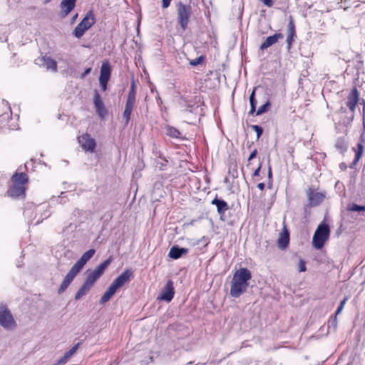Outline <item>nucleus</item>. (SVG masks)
<instances>
[{
    "label": "nucleus",
    "instance_id": "obj_1",
    "mask_svg": "<svg viewBox=\"0 0 365 365\" xmlns=\"http://www.w3.org/2000/svg\"><path fill=\"white\" fill-rule=\"evenodd\" d=\"M95 252L96 250L94 249L88 250L84 252L82 256L77 260V262L72 266L58 289V294H63L67 289L77 274L82 270L86 263L93 257V256L95 255Z\"/></svg>",
    "mask_w": 365,
    "mask_h": 365
},
{
    "label": "nucleus",
    "instance_id": "obj_2",
    "mask_svg": "<svg viewBox=\"0 0 365 365\" xmlns=\"http://www.w3.org/2000/svg\"><path fill=\"white\" fill-rule=\"evenodd\" d=\"M252 273L247 268H240L233 274L231 282L230 294L234 298L240 297L248 287Z\"/></svg>",
    "mask_w": 365,
    "mask_h": 365
},
{
    "label": "nucleus",
    "instance_id": "obj_3",
    "mask_svg": "<svg viewBox=\"0 0 365 365\" xmlns=\"http://www.w3.org/2000/svg\"><path fill=\"white\" fill-rule=\"evenodd\" d=\"M330 228L328 224L322 222L317 227L312 237V245L317 250H321L329 239Z\"/></svg>",
    "mask_w": 365,
    "mask_h": 365
},
{
    "label": "nucleus",
    "instance_id": "obj_4",
    "mask_svg": "<svg viewBox=\"0 0 365 365\" xmlns=\"http://www.w3.org/2000/svg\"><path fill=\"white\" fill-rule=\"evenodd\" d=\"M192 15V7L190 5L179 2L177 5L178 23L182 31H185L188 26L190 18Z\"/></svg>",
    "mask_w": 365,
    "mask_h": 365
},
{
    "label": "nucleus",
    "instance_id": "obj_5",
    "mask_svg": "<svg viewBox=\"0 0 365 365\" xmlns=\"http://www.w3.org/2000/svg\"><path fill=\"white\" fill-rule=\"evenodd\" d=\"M96 22L94 15L92 11L86 13L82 21L77 25L73 31V35L78 38H81L84 33L89 29Z\"/></svg>",
    "mask_w": 365,
    "mask_h": 365
},
{
    "label": "nucleus",
    "instance_id": "obj_6",
    "mask_svg": "<svg viewBox=\"0 0 365 365\" xmlns=\"http://www.w3.org/2000/svg\"><path fill=\"white\" fill-rule=\"evenodd\" d=\"M178 104L184 110L195 112L200 105V98L197 96L183 95L178 99Z\"/></svg>",
    "mask_w": 365,
    "mask_h": 365
},
{
    "label": "nucleus",
    "instance_id": "obj_7",
    "mask_svg": "<svg viewBox=\"0 0 365 365\" xmlns=\"http://www.w3.org/2000/svg\"><path fill=\"white\" fill-rule=\"evenodd\" d=\"M0 325L7 330H12L16 327V323L6 305L0 306Z\"/></svg>",
    "mask_w": 365,
    "mask_h": 365
},
{
    "label": "nucleus",
    "instance_id": "obj_8",
    "mask_svg": "<svg viewBox=\"0 0 365 365\" xmlns=\"http://www.w3.org/2000/svg\"><path fill=\"white\" fill-rule=\"evenodd\" d=\"M307 195L308 197V204L304 206L305 211L308 207H316L320 205L325 197L323 193L315 192L310 187L307 190Z\"/></svg>",
    "mask_w": 365,
    "mask_h": 365
},
{
    "label": "nucleus",
    "instance_id": "obj_9",
    "mask_svg": "<svg viewBox=\"0 0 365 365\" xmlns=\"http://www.w3.org/2000/svg\"><path fill=\"white\" fill-rule=\"evenodd\" d=\"M78 143L86 152L93 153L96 148V141L90 134L84 133L78 137Z\"/></svg>",
    "mask_w": 365,
    "mask_h": 365
},
{
    "label": "nucleus",
    "instance_id": "obj_10",
    "mask_svg": "<svg viewBox=\"0 0 365 365\" xmlns=\"http://www.w3.org/2000/svg\"><path fill=\"white\" fill-rule=\"evenodd\" d=\"M135 93H128L125 110L123 113V118L124 120V125L126 126L130 120V115L135 103Z\"/></svg>",
    "mask_w": 365,
    "mask_h": 365
},
{
    "label": "nucleus",
    "instance_id": "obj_11",
    "mask_svg": "<svg viewBox=\"0 0 365 365\" xmlns=\"http://www.w3.org/2000/svg\"><path fill=\"white\" fill-rule=\"evenodd\" d=\"M175 295V289L173 282L171 279L167 281L165 285L161 290V292L158 297V300L170 302L172 301Z\"/></svg>",
    "mask_w": 365,
    "mask_h": 365
},
{
    "label": "nucleus",
    "instance_id": "obj_12",
    "mask_svg": "<svg viewBox=\"0 0 365 365\" xmlns=\"http://www.w3.org/2000/svg\"><path fill=\"white\" fill-rule=\"evenodd\" d=\"M110 66L108 61H105L102 63L101 67V73L99 77V83L103 91H106L107 88V83L110 76Z\"/></svg>",
    "mask_w": 365,
    "mask_h": 365
},
{
    "label": "nucleus",
    "instance_id": "obj_13",
    "mask_svg": "<svg viewBox=\"0 0 365 365\" xmlns=\"http://www.w3.org/2000/svg\"><path fill=\"white\" fill-rule=\"evenodd\" d=\"M133 272L130 269H125L118 277H116L111 285L117 290L128 283L133 277Z\"/></svg>",
    "mask_w": 365,
    "mask_h": 365
},
{
    "label": "nucleus",
    "instance_id": "obj_14",
    "mask_svg": "<svg viewBox=\"0 0 365 365\" xmlns=\"http://www.w3.org/2000/svg\"><path fill=\"white\" fill-rule=\"evenodd\" d=\"M93 104L96 108V114L101 118L104 119L108 115V110L106 108L104 103L99 94V93H95L93 97Z\"/></svg>",
    "mask_w": 365,
    "mask_h": 365
},
{
    "label": "nucleus",
    "instance_id": "obj_15",
    "mask_svg": "<svg viewBox=\"0 0 365 365\" xmlns=\"http://www.w3.org/2000/svg\"><path fill=\"white\" fill-rule=\"evenodd\" d=\"M211 204L215 205L217 207V211L220 215V220L222 221H225V214L227 210L229 209V205L225 200L222 198H219L216 196L211 202Z\"/></svg>",
    "mask_w": 365,
    "mask_h": 365
},
{
    "label": "nucleus",
    "instance_id": "obj_16",
    "mask_svg": "<svg viewBox=\"0 0 365 365\" xmlns=\"http://www.w3.org/2000/svg\"><path fill=\"white\" fill-rule=\"evenodd\" d=\"M8 195L12 198H24L26 196V187L21 185L13 184L8 190Z\"/></svg>",
    "mask_w": 365,
    "mask_h": 365
},
{
    "label": "nucleus",
    "instance_id": "obj_17",
    "mask_svg": "<svg viewBox=\"0 0 365 365\" xmlns=\"http://www.w3.org/2000/svg\"><path fill=\"white\" fill-rule=\"evenodd\" d=\"M76 0H63L60 4L61 16L65 18L75 8Z\"/></svg>",
    "mask_w": 365,
    "mask_h": 365
},
{
    "label": "nucleus",
    "instance_id": "obj_18",
    "mask_svg": "<svg viewBox=\"0 0 365 365\" xmlns=\"http://www.w3.org/2000/svg\"><path fill=\"white\" fill-rule=\"evenodd\" d=\"M188 249L179 247L178 245H173L168 253V257L173 259H178L183 255L188 253Z\"/></svg>",
    "mask_w": 365,
    "mask_h": 365
},
{
    "label": "nucleus",
    "instance_id": "obj_19",
    "mask_svg": "<svg viewBox=\"0 0 365 365\" xmlns=\"http://www.w3.org/2000/svg\"><path fill=\"white\" fill-rule=\"evenodd\" d=\"M283 38L284 36L281 33H277L273 36H268L266 40L261 44L259 48L261 50L267 49L268 47L277 43L279 39H282Z\"/></svg>",
    "mask_w": 365,
    "mask_h": 365
},
{
    "label": "nucleus",
    "instance_id": "obj_20",
    "mask_svg": "<svg viewBox=\"0 0 365 365\" xmlns=\"http://www.w3.org/2000/svg\"><path fill=\"white\" fill-rule=\"evenodd\" d=\"M289 243V233L287 228H284L279 235V237L277 240V245L281 250H284L288 247Z\"/></svg>",
    "mask_w": 365,
    "mask_h": 365
},
{
    "label": "nucleus",
    "instance_id": "obj_21",
    "mask_svg": "<svg viewBox=\"0 0 365 365\" xmlns=\"http://www.w3.org/2000/svg\"><path fill=\"white\" fill-rule=\"evenodd\" d=\"M41 65L45 67L47 70H51L53 72L57 71V63L53 58L48 56H43L39 58Z\"/></svg>",
    "mask_w": 365,
    "mask_h": 365
},
{
    "label": "nucleus",
    "instance_id": "obj_22",
    "mask_svg": "<svg viewBox=\"0 0 365 365\" xmlns=\"http://www.w3.org/2000/svg\"><path fill=\"white\" fill-rule=\"evenodd\" d=\"M11 180L13 181V184L25 186V184L28 182L29 178L25 173H15L13 175Z\"/></svg>",
    "mask_w": 365,
    "mask_h": 365
},
{
    "label": "nucleus",
    "instance_id": "obj_23",
    "mask_svg": "<svg viewBox=\"0 0 365 365\" xmlns=\"http://www.w3.org/2000/svg\"><path fill=\"white\" fill-rule=\"evenodd\" d=\"M113 261V257L110 256L108 259L98 264L93 271L97 274L100 277L103 274L106 269L110 264Z\"/></svg>",
    "mask_w": 365,
    "mask_h": 365
},
{
    "label": "nucleus",
    "instance_id": "obj_24",
    "mask_svg": "<svg viewBox=\"0 0 365 365\" xmlns=\"http://www.w3.org/2000/svg\"><path fill=\"white\" fill-rule=\"evenodd\" d=\"M359 101V93H351L348 97L346 106L349 108L354 112L356 105Z\"/></svg>",
    "mask_w": 365,
    "mask_h": 365
},
{
    "label": "nucleus",
    "instance_id": "obj_25",
    "mask_svg": "<svg viewBox=\"0 0 365 365\" xmlns=\"http://www.w3.org/2000/svg\"><path fill=\"white\" fill-rule=\"evenodd\" d=\"M295 26L292 20L290 21L288 25V36L287 38V49L289 50L292 46V43L295 36Z\"/></svg>",
    "mask_w": 365,
    "mask_h": 365
},
{
    "label": "nucleus",
    "instance_id": "obj_26",
    "mask_svg": "<svg viewBox=\"0 0 365 365\" xmlns=\"http://www.w3.org/2000/svg\"><path fill=\"white\" fill-rule=\"evenodd\" d=\"M117 292V289L114 288L111 284L108 287L107 290L105 292L103 295L100 299V304H104L107 302H108L110 298L115 294V293Z\"/></svg>",
    "mask_w": 365,
    "mask_h": 365
},
{
    "label": "nucleus",
    "instance_id": "obj_27",
    "mask_svg": "<svg viewBox=\"0 0 365 365\" xmlns=\"http://www.w3.org/2000/svg\"><path fill=\"white\" fill-rule=\"evenodd\" d=\"M334 148L341 154L344 155L347 150L348 145L344 138H338L335 141Z\"/></svg>",
    "mask_w": 365,
    "mask_h": 365
},
{
    "label": "nucleus",
    "instance_id": "obj_28",
    "mask_svg": "<svg viewBox=\"0 0 365 365\" xmlns=\"http://www.w3.org/2000/svg\"><path fill=\"white\" fill-rule=\"evenodd\" d=\"M91 289V287L88 286L86 283L83 282V284L78 289V290L76 292L74 299L76 300H79L81 297L85 296Z\"/></svg>",
    "mask_w": 365,
    "mask_h": 365
},
{
    "label": "nucleus",
    "instance_id": "obj_29",
    "mask_svg": "<svg viewBox=\"0 0 365 365\" xmlns=\"http://www.w3.org/2000/svg\"><path fill=\"white\" fill-rule=\"evenodd\" d=\"M166 134L173 138L182 139L181 133L175 127L167 125L165 127Z\"/></svg>",
    "mask_w": 365,
    "mask_h": 365
},
{
    "label": "nucleus",
    "instance_id": "obj_30",
    "mask_svg": "<svg viewBox=\"0 0 365 365\" xmlns=\"http://www.w3.org/2000/svg\"><path fill=\"white\" fill-rule=\"evenodd\" d=\"M99 278L100 277L93 271H92L90 274H88L84 282L92 288Z\"/></svg>",
    "mask_w": 365,
    "mask_h": 365
},
{
    "label": "nucleus",
    "instance_id": "obj_31",
    "mask_svg": "<svg viewBox=\"0 0 365 365\" xmlns=\"http://www.w3.org/2000/svg\"><path fill=\"white\" fill-rule=\"evenodd\" d=\"M346 210L350 212H365V205L349 203L347 205Z\"/></svg>",
    "mask_w": 365,
    "mask_h": 365
},
{
    "label": "nucleus",
    "instance_id": "obj_32",
    "mask_svg": "<svg viewBox=\"0 0 365 365\" xmlns=\"http://www.w3.org/2000/svg\"><path fill=\"white\" fill-rule=\"evenodd\" d=\"M255 93H251L250 96V110L249 111L250 115L254 114V113L256 111L257 101L255 98Z\"/></svg>",
    "mask_w": 365,
    "mask_h": 365
},
{
    "label": "nucleus",
    "instance_id": "obj_33",
    "mask_svg": "<svg viewBox=\"0 0 365 365\" xmlns=\"http://www.w3.org/2000/svg\"><path fill=\"white\" fill-rule=\"evenodd\" d=\"M270 105H271V103H270L269 101H267V102L258 108V110L257 111H255L256 115H261L263 113H266L269 110Z\"/></svg>",
    "mask_w": 365,
    "mask_h": 365
},
{
    "label": "nucleus",
    "instance_id": "obj_34",
    "mask_svg": "<svg viewBox=\"0 0 365 365\" xmlns=\"http://www.w3.org/2000/svg\"><path fill=\"white\" fill-rule=\"evenodd\" d=\"M338 325V321L336 315L331 316L328 322V328L332 329L334 331L336 329Z\"/></svg>",
    "mask_w": 365,
    "mask_h": 365
},
{
    "label": "nucleus",
    "instance_id": "obj_35",
    "mask_svg": "<svg viewBox=\"0 0 365 365\" xmlns=\"http://www.w3.org/2000/svg\"><path fill=\"white\" fill-rule=\"evenodd\" d=\"M250 128L256 132V135H257V140H259L262 135L263 134V128L262 126L260 125H250Z\"/></svg>",
    "mask_w": 365,
    "mask_h": 365
},
{
    "label": "nucleus",
    "instance_id": "obj_36",
    "mask_svg": "<svg viewBox=\"0 0 365 365\" xmlns=\"http://www.w3.org/2000/svg\"><path fill=\"white\" fill-rule=\"evenodd\" d=\"M80 344H81V342H78L73 347H71L68 351H67L66 352V354L71 358L76 353V351L78 349Z\"/></svg>",
    "mask_w": 365,
    "mask_h": 365
},
{
    "label": "nucleus",
    "instance_id": "obj_37",
    "mask_svg": "<svg viewBox=\"0 0 365 365\" xmlns=\"http://www.w3.org/2000/svg\"><path fill=\"white\" fill-rule=\"evenodd\" d=\"M168 160L165 159H161L156 162V167L158 168L160 170H164L165 168L167 166Z\"/></svg>",
    "mask_w": 365,
    "mask_h": 365
},
{
    "label": "nucleus",
    "instance_id": "obj_38",
    "mask_svg": "<svg viewBox=\"0 0 365 365\" xmlns=\"http://www.w3.org/2000/svg\"><path fill=\"white\" fill-rule=\"evenodd\" d=\"M203 61L204 57L202 56H200L198 58L190 61V64L192 66H196L197 65L202 64Z\"/></svg>",
    "mask_w": 365,
    "mask_h": 365
},
{
    "label": "nucleus",
    "instance_id": "obj_39",
    "mask_svg": "<svg viewBox=\"0 0 365 365\" xmlns=\"http://www.w3.org/2000/svg\"><path fill=\"white\" fill-rule=\"evenodd\" d=\"M364 142V140L363 139H360V140L356 144V148H352L354 150V151H359L361 153H364V147L363 145Z\"/></svg>",
    "mask_w": 365,
    "mask_h": 365
},
{
    "label": "nucleus",
    "instance_id": "obj_40",
    "mask_svg": "<svg viewBox=\"0 0 365 365\" xmlns=\"http://www.w3.org/2000/svg\"><path fill=\"white\" fill-rule=\"evenodd\" d=\"M70 359V357L65 353L63 354V356H61L56 362L54 365H61V364H66L68 359Z\"/></svg>",
    "mask_w": 365,
    "mask_h": 365
},
{
    "label": "nucleus",
    "instance_id": "obj_41",
    "mask_svg": "<svg viewBox=\"0 0 365 365\" xmlns=\"http://www.w3.org/2000/svg\"><path fill=\"white\" fill-rule=\"evenodd\" d=\"M70 359V357L65 353L63 354V356H61L56 362L54 365H61V364H66L68 359Z\"/></svg>",
    "mask_w": 365,
    "mask_h": 365
},
{
    "label": "nucleus",
    "instance_id": "obj_42",
    "mask_svg": "<svg viewBox=\"0 0 365 365\" xmlns=\"http://www.w3.org/2000/svg\"><path fill=\"white\" fill-rule=\"evenodd\" d=\"M346 300H347V298L345 297L342 301H341L339 306L337 307V309L334 313V315L337 316L338 314H339L341 313V312L342 311V309L344 307Z\"/></svg>",
    "mask_w": 365,
    "mask_h": 365
},
{
    "label": "nucleus",
    "instance_id": "obj_43",
    "mask_svg": "<svg viewBox=\"0 0 365 365\" xmlns=\"http://www.w3.org/2000/svg\"><path fill=\"white\" fill-rule=\"evenodd\" d=\"M307 270L306 262L304 259H300L298 264V271L299 272H305Z\"/></svg>",
    "mask_w": 365,
    "mask_h": 365
},
{
    "label": "nucleus",
    "instance_id": "obj_44",
    "mask_svg": "<svg viewBox=\"0 0 365 365\" xmlns=\"http://www.w3.org/2000/svg\"><path fill=\"white\" fill-rule=\"evenodd\" d=\"M9 118H11V111L10 113H5L0 115V125L3 124V123L7 120Z\"/></svg>",
    "mask_w": 365,
    "mask_h": 365
},
{
    "label": "nucleus",
    "instance_id": "obj_45",
    "mask_svg": "<svg viewBox=\"0 0 365 365\" xmlns=\"http://www.w3.org/2000/svg\"><path fill=\"white\" fill-rule=\"evenodd\" d=\"M257 155V149L253 150L248 158V161H251L252 160L255 158Z\"/></svg>",
    "mask_w": 365,
    "mask_h": 365
},
{
    "label": "nucleus",
    "instance_id": "obj_46",
    "mask_svg": "<svg viewBox=\"0 0 365 365\" xmlns=\"http://www.w3.org/2000/svg\"><path fill=\"white\" fill-rule=\"evenodd\" d=\"M261 168H262V163H259L258 168L254 171V173L252 174L253 177H257L259 175Z\"/></svg>",
    "mask_w": 365,
    "mask_h": 365
},
{
    "label": "nucleus",
    "instance_id": "obj_47",
    "mask_svg": "<svg viewBox=\"0 0 365 365\" xmlns=\"http://www.w3.org/2000/svg\"><path fill=\"white\" fill-rule=\"evenodd\" d=\"M162 2H163V7L164 9H166L170 6L171 0H162Z\"/></svg>",
    "mask_w": 365,
    "mask_h": 365
},
{
    "label": "nucleus",
    "instance_id": "obj_48",
    "mask_svg": "<svg viewBox=\"0 0 365 365\" xmlns=\"http://www.w3.org/2000/svg\"><path fill=\"white\" fill-rule=\"evenodd\" d=\"M355 152V157H354V159L359 161V160L361 159L362 155H363V153H361V152H359V151H354Z\"/></svg>",
    "mask_w": 365,
    "mask_h": 365
},
{
    "label": "nucleus",
    "instance_id": "obj_49",
    "mask_svg": "<svg viewBox=\"0 0 365 365\" xmlns=\"http://www.w3.org/2000/svg\"><path fill=\"white\" fill-rule=\"evenodd\" d=\"M262 1L269 7H271L273 5V2L272 0H262Z\"/></svg>",
    "mask_w": 365,
    "mask_h": 365
},
{
    "label": "nucleus",
    "instance_id": "obj_50",
    "mask_svg": "<svg viewBox=\"0 0 365 365\" xmlns=\"http://www.w3.org/2000/svg\"><path fill=\"white\" fill-rule=\"evenodd\" d=\"M91 71V68H86L84 72L81 74V78L86 77Z\"/></svg>",
    "mask_w": 365,
    "mask_h": 365
},
{
    "label": "nucleus",
    "instance_id": "obj_51",
    "mask_svg": "<svg viewBox=\"0 0 365 365\" xmlns=\"http://www.w3.org/2000/svg\"><path fill=\"white\" fill-rule=\"evenodd\" d=\"M267 177L269 180H272V168L270 165H269V168H268V173H267Z\"/></svg>",
    "mask_w": 365,
    "mask_h": 365
},
{
    "label": "nucleus",
    "instance_id": "obj_52",
    "mask_svg": "<svg viewBox=\"0 0 365 365\" xmlns=\"http://www.w3.org/2000/svg\"><path fill=\"white\" fill-rule=\"evenodd\" d=\"M339 168L341 170L344 171V170H346L347 169V165H346V164L345 163H341L339 164Z\"/></svg>",
    "mask_w": 365,
    "mask_h": 365
},
{
    "label": "nucleus",
    "instance_id": "obj_53",
    "mask_svg": "<svg viewBox=\"0 0 365 365\" xmlns=\"http://www.w3.org/2000/svg\"><path fill=\"white\" fill-rule=\"evenodd\" d=\"M358 160L354 159V160L351 162V163L349 165L350 168H354L356 164L358 163Z\"/></svg>",
    "mask_w": 365,
    "mask_h": 365
},
{
    "label": "nucleus",
    "instance_id": "obj_54",
    "mask_svg": "<svg viewBox=\"0 0 365 365\" xmlns=\"http://www.w3.org/2000/svg\"><path fill=\"white\" fill-rule=\"evenodd\" d=\"M264 187H265V185L264 182H259L257 184V187L260 190H263L264 189Z\"/></svg>",
    "mask_w": 365,
    "mask_h": 365
},
{
    "label": "nucleus",
    "instance_id": "obj_55",
    "mask_svg": "<svg viewBox=\"0 0 365 365\" xmlns=\"http://www.w3.org/2000/svg\"><path fill=\"white\" fill-rule=\"evenodd\" d=\"M358 103L363 105L364 109L365 108V101L364 99H361V101H359Z\"/></svg>",
    "mask_w": 365,
    "mask_h": 365
},
{
    "label": "nucleus",
    "instance_id": "obj_56",
    "mask_svg": "<svg viewBox=\"0 0 365 365\" xmlns=\"http://www.w3.org/2000/svg\"><path fill=\"white\" fill-rule=\"evenodd\" d=\"M78 17V14L74 15L71 19V22L73 23Z\"/></svg>",
    "mask_w": 365,
    "mask_h": 365
},
{
    "label": "nucleus",
    "instance_id": "obj_57",
    "mask_svg": "<svg viewBox=\"0 0 365 365\" xmlns=\"http://www.w3.org/2000/svg\"><path fill=\"white\" fill-rule=\"evenodd\" d=\"M156 98H157V102H158V104H161V103H162V100L160 99V98L158 96L156 97Z\"/></svg>",
    "mask_w": 365,
    "mask_h": 365
},
{
    "label": "nucleus",
    "instance_id": "obj_58",
    "mask_svg": "<svg viewBox=\"0 0 365 365\" xmlns=\"http://www.w3.org/2000/svg\"><path fill=\"white\" fill-rule=\"evenodd\" d=\"M51 1V0H45V1H44V3H45V4H48V3H49Z\"/></svg>",
    "mask_w": 365,
    "mask_h": 365
},
{
    "label": "nucleus",
    "instance_id": "obj_59",
    "mask_svg": "<svg viewBox=\"0 0 365 365\" xmlns=\"http://www.w3.org/2000/svg\"><path fill=\"white\" fill-rule=\"evenodd\" d=\"M351 91L356 92V91H357V90L356 88H354Z\"/></svg>",
    "mask_w": 365,
    "mask_h": 365
},
{
    "label": "nucleus",
    "instance_id": "obj_60",
    "mask_svg": "<svg viewBox=\"0 0 365 365\" xmlns=\"http://www.w3.org/2000/svg\"><path fill=\"white\" fill-rule=\"evenodd\" d=\"M234 94H235V92H232V98L234 97Z\"/></svg>",
    "mask_w": 365,
    "mask_h": 365
},
{
    "label": "nucleus",
    "instance_id": "obj_61",
    "mask_svg": "<svg viewBox=\"0 0 365 365\" xmlns=\"http://www.w3.org/2000/svg\"><path fill=\"white\" fill-rule=\"evenodd\" d=\"M192 364V361H190L187 363V364Z\"/></svg>",
    "mask_w": 365,
    "mask_h": 365
},
{
    "label": "nucleus",
    "instance_id": "obj_62",
    "mask_svg": "<svg viewBox=\"0 0 365 365\" xmlns=\"http://www.w3.org/2000/svg\"><path fill=\"white\" fill-rule=\"evenodd\" d=\"M133 88H134V86H133V85H132L131 90H133Z\"/></svg>",
    "mask_w": 365,
    "mask_h": 365
},
{
    "label": "nucleus",
    "instance_id": "obj_63",
    "mask_svg": "<svg viewBox=\"0 0 365 365\" xmlns=\"http://www.w3.org/2000/svg\"><path fill=\"white\" fill-rule=\"evenodd\" d=\"M361 213H364V212H361ZM362 215H363V216H364V217H365V214H362Z\"/></svg>",
    "mask_w": 365,
    "mask_h": 365
},
{
    "label": "nucleus",
    "instance_id": "obj_64",
    "mask_svg": "<svg viewBox=\"0 0 365 365\" xmlns=\"http://www.w3.org/2000/svg\"><path fill=\"white\" fill-rule=\"evenodd\" d=\"M361 213H364V212H361ZM362 215H363V216H364V217H365V214H362Z\"/></svg>",
    "mask_w": 365,
    "mask_h": 365
}]
</instances>
